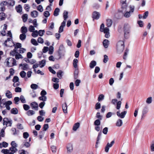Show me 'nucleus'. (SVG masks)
I'll use <instances>...</instances> for the list:
<instances>
[{"instance_id": "a19ab883", "label": "nucleus", "mask_w": 154, "mask_h": 154, "mask_svg": "<svg viewBox=\"0 0 154 154\" xmlns=\"http://www.w3.org/2000/svg\"><path fill=\"white\" fill-rule=\"evenodd\" d=\"M10 150L12 152L15 153L17 151V149L16 148H14L13 147H11L9 148V150Z\"/></svg>"}, {"instance_id": "5fc2aeb1", "label": "nucleus", "mask_w": 154, "mask_h": 154, "mask_svg": "<svg viewBox=\"0 0 154 154\" xmlns=\"http://www.w3.org/2000/svg\"><path fill=\"white\" fill-rule=\"evenodd\" d=\"M34 26H32L30 25L29 28V30L31 32H32L34 31L35 29Z\"/></svg>"}, {"instance_id": "c756f323", "label": "nucleus", "mask_w": 154, "mask_h": 154, "mask_svg": "<svg viewBox=\"0 0 154 154\" xmlns=\"http://www.w3.org/2000/svg\"><path fill=\"white\" fill-rule=\"evenodd\" d=\"M13 43L14 44L13 45L14 47H16L17 48H20L21 47V44L20 43H16V45H15L14 42L13 41Z\"/></svg>"}, {"instance_id": "49530a36", "label": "nucleus", "mask_w": 154, "mask_h": 154, "mask_svg": "<svg viewBox=\"0 0 154 154\" xmlns=\"http://www.w3.org/2000/svg\"><path fill=\"white\" fill-rule=\"evenodd\" d=\"M45 32L44 30H40L38 31V35L40 36H42L44 34V33Z\"/></svg>"}, {"instance_id": "f3484780", "label": "nucleus", "mask_w": 154, "mask_h": 154, "mask_svg": "<svg viewBox=\"0 0 154 154\" xmlns=\"http://www.w3.org/2000/svg\"><path fill=\"white\" fill-rule=\"evenodd\" d=\"M20 32L22 33H26L27 32V27L25 26H22L20 29Z\"/></svg>"}, {"instance_id": "f8f14e48", "label": "nucleus", "mask_w": 154, "mask_h": 154, "mask_svg": "<svg viewBox=\"0 0 154 154\" xmlns=\"http://www.w3.org/2000/svg\"><path fill=\"white\" fill-rule=\"evenodd\" d=\"M19 66H22V67L21 68V69L25 70H26L28 69L29 67L28 64L26 63L23 64L22 63H21L20 64Z\"/></svg>"}, {"instance_id": "3c124183", "label": "nucleus", "mask_w": 154, "mask_h": 154, "mask_svg": "<svg viewBox=\"0 0 154 154\" xmlns=\"http://www.w3.org/2000/svg\"><path fill=\"white\" fill-rule=\"evenodd\" d=\"M43 15L45 17H48L50 16V14L48 11H45L44 12Z\"/></svg>"}, {"instance_id": "bf43d9fd", "label": "nucleus", "mask_w": 154, "mask_h": 154, "mask_svg": "<svg viewBox=\"0 0 154 154\" xmlns=\"http://www.w3.org/2000/svg\"><path fill=\"white\" fill-rule=\"evenodd\" d=\"M24 9L26 10V11H29V5L27 4H26L24 5Z\"/></svg>"}, {"instance_id": "aec40b11", "label": "nucleus", "mask_w": 154, "mask_h": 154, "mask_svg": "<svg viewBox=\"0 0 154 154\" xmlns=\"http://www.w3.org/2000/svg\"><path fill=\"white\" fill-rule=\"evenodd\" d=\"M5 95L8 98H11L12 97V93L9 90L6 91Z\"/></svg>"}, {"instance_id": "a878e982", "label": "nucleus", "mask_w": 154, "mask_h": 154, "mask_svg": "<svg viewBox=\"0 0 154 154\" xmlns=\"http://www.w3.org/2000/svg\"><path fill=\"white\" fill-rule=\"evenodd\" d=\"M46 60H43L39 62V64L41 65L40 66L41 68L43 67L45 65Z\"/></svg>"}, {"instance_id": "9d476101", "label": "nucleus", "mask_w": 154, "mask_h": 154, "mask_svg": "<svg viewBox=\"0 0 154 154\" xmlns=\"http://www.w3.org/2000/svg\"><path fill=\"white\" fill-rule=\"evenodd\" d=\"M67 152L70 153L73 150V147L71 143L68 144L67 146Z\"/></svg>"}, {"instance_id": "423d86ee", "label": "nucleus", "mask_w": 154, "mask_h": 154, "mask_svg": "<svg viewBox=\"0 0 154 154\" xmlns=\"http://www.w3.org/2000/svg\"><path fill=\"white\" fill-rule=\"evenodd\" d=\"M130 11H127L124 14V16L128 18L130 17L131 15V13H133L134 10V7H132L131 6H130Z\"/></svg>"}, {"instance_id": "8fccbe9b", "label": "nucleus", "mask_w": 154, "mask_h": 154, "mask_svg": "<svg viewBox=\"0 0 154 154\" xmlns=\"http://www.w3.org/2000/svg\"><path fill=\"white\" fill-rule=\"evenodd\" d=\"M9 59H11V60L12 61V65H11L12 66L17 65L16 60L14 58H10Z\"/></svg>"}, {"instance_id": "f704fd0d", "label": "nucleus", "mask_w": 154, "mask_h": 154, "mask_svg": "<svg viewBox=\"0 0 154 154\" xmlns=\"http://www.w3.org/2000/svg\"><path fill=\"white\" fill-rule=\"evenodd\" d=\"M35 112L32 110H29L26 113L27 115L29 116H31L35 114Z\"/></svg>"}, {"instance_id": "864d4df0", "label": "nucleus", "mask_w": 154, "mask_h": 154, "mask_svg": "<svg viewBox=\"0 0 154 154\" xmlns=\"http://www.w3.org/2000/svg\"><path fill=\"white\" fill-rule=\"evenodd\" d=\"M37 9L38 11H39L40 12L43 11V7L41 5H39L37 7Z\"/></svg>"}, {"instance_id": "f03ea898", "label": "nucleus", "mask_w": 154, "mask_h": 154, "mask_svg": "<svg viewBox=\"0 0 154 154\" xmlns=\"http://www.w3.org/2000/svg\"><path fill=\"white\" fill-rule=\"evenodd\" d=\"M130 26L128 24H124L123 27L124 32V37L125 39H128L129 37L130 31Z\"/></svg>"}, {"instance_id": "603ef678", "label": "nucleus", "mask_w": 154, "mask_h": 154, "mask_svg": "<svg viewBox=\"0 0 154 154\" xmlns=\"http://www.w3.org/2000/svg\"><path fill=\"white\" fill-rule=\"evenodd\" d=\"M9 150V149H3L1 150V152L4 154H8Z\"/></svg>"}, {"instance_id": "6e6d98bb", "label": "nucleus", "mask_w": 154, "mask_h": 154, "mask_svg": "<svg viewBox=\"0 0 154 154\" xmlns=\"http://www.w3.org/2000/svg\"><path fill=\"white\" fill-rule=\"evenodd\" d=\"M11 147H13L14 148L17 147V144L15 142V141H12L11 144Z\"/></svg>"}, {"instance_id": "5701e85b", "label": "nucleus", "mask_w": 154, "mask_h": 154, "mask_svg": "<svg viewBox=\"0 0 154 154\" xmlns=\"http://www.w3.org/2000/svg\"><path fill=\"white\" fill-rule=\"evenodd\" d=\"M78 60L76 58L74 59L73 61V66L74 68H78V66L77 63H78Z\"/></svg>"}, {"instance_id": "2f4dec72", "label": "nucleus", "mask_w": 154, "mask_h": 154, "mask_svg": "<svg viewBox=\"0 0 154 154\" xmlns=\"http://www.w3.org/2000/svg\"><path fill=\"white\" fill-rule=\"evenodd\" d=\"M122 125V120L119 119L116 123V125L117 126L120 127Z\"/></svg>"}, {"instance_id": "39448f33", "label": "nucleus", "mask_w": 154, "mask_h": 154, "mask_svg": "<svg viewBox=\"0 0 154 154\" xmlns=\"http://www.w3.org/2000/svg\"><path fill=\"white\" fill-rule=\"evenodd\" d=\"M117 101L118 100L116 99H113L112 100V103L114 104L115 103H117L116 109H119L121 107L122 102L121 101H119L118 102H117Z\"/></svg>"}, {"instance_id": "dca6fc26", "label": "nucleus", "mask_w": 154, "mask_h": 154, "mask_svg": "<svg viewBox=\"0 0 154 154\" xmlns=\"http://www.w3.org/2000/svg\"><path fill=\"white\" fill-rule=\"evenodd\" d=\"M109 44V42L108 40L105 39L103 42V45L105 48H107Z\"/></svg>"}, {"instance_id": "c85d7f7f", "label": "nucleus", "mask_w": 154, "mask_h": 154, "mask_svg": "<svg viewBox=\"0 0 154 154\" xmlns=\"http://www.w3.org/2000/svg\"><path fill=\"white\" fill-rule=\"evenodd\" d=\"M148 111V108L147 106L145 107L143 109L142 111V117H143V116H144L145 114L147 113Z\"/></svg>"}, {"instance_id": "bb28decb", "label": "nucleus", "mask_w": 154, "mask_h": 154, "mask_svg": "<svg viewBox=\"0 0 154 154\" xmlns=\"http://www.w3.org/2000/svg\"><path fill=\"white\" fill-rule=\"evenodd\" d=\"M23 21V22L25 23L26 22L28 19V15L27 14H23L22 17Z\"/></svg>"}, {"instance_id": "c9c22d12", "label": "nucleus", "mask_w": 154, "mask_h": 154, "mask_svg": "<svg viewBox=\"0 0 154 154\" xmlns=\"http://www.w3.org/2000/svg\"><path fill=\"white\" fill-rule=\"evenodd\" d=\"M15 4V2L14 0H10L8 1V6H13Z\"/></svg>"}, {"instance_id": "79ce46f5", "label": "nucleus", "mask_w": 154, "mask_h": 154, "mask_svg": "<svg viewBox=\"0 0 154 154\" xmlns=\"http://www.w3.org/2000/svg\"><path fill=\"white\" fill-rule=\"evenodd\" d=\"M20 75L22 78H24L26 76V73L24 71H22L20 72Z\"/></svg>"}, {"instance_id": "680f3d73", "label": "nucleus", "mask_w": 154, "mask_h": 154, "mask_svg": "<svg viewBox=\"0 0 154 154\" xmlns=\"http://www.w3.org/2000/svg\"><path fill=\"white\" fill-rule=\"evenodd\" d=\"M23 57L22 55L19 54V53L18 54H17L15 55V58L17 59L18 60L20 58H22Z\"/></svg>"}, {"instance_id": "9b49d317", "label": "nucleus", "mask_w": 154, "mask_h": 154, "mask_svg": "<svg viewBox=\"0 0 154 154\" xmlns=\"http://www.w3.org/2000/svg\"><path fill=\"white\" fill-rule=\"evenodd\" d=\"M15 9L17 13H20L22 11V7L20 5H18L17 6H16Z\"/></svg>"}, {"instance_id": "58836bf2", "label": "nucleus", "mask_w": 154, "mask_h": 154, "mask_svg": "<svg viewBox=\"0 0 154 154\" xmlns=\"http://www.w3.org/2000/svg\"><path fill=\"white\" fill-rule=\"evenodd\" d=\"M31 43L34 45H37L38 44L36 40L34 38H32L31 41Z\"/></svg>"}, {"instance_id": "13d9d810", "label": "nucleus", "mask_w": 154, "mask_h": 154, "mask_svg": "<svg viewBox=\"0 0 154 154\" xmlns=\"http://www.w3.org/2000/svg\"><path fill=\"white\" fill-rule=\"evenodd\" d=\"M23 107L24 109L26 111L28 110L30 108L29 106L28 105L26 104L23 105Z\"/></svg>"}, {"instance_id": "b1692460", "label": "nucleus", "mask_w": 154, "mask_h": 154, "mask_svg": "<svg viewBox=\"0 0 154 154\" xmlns=\"http://www.w3.org/2000/svg\"><path fill=\"white\" fill-rule=\"evenodd\" d=\"M63 72L61 70H60L57 72V76L60 79H61L62 78Z\"/></svg>"}, {"instance_id": "cd10ccee", "label": "nucleus", "mask_w": 154, "mask_h": 154, "mask_svg": "<svg viewBox=\"0 0 154 154\" xmlns=\"http://www.w3.org/2000/svg\"><path fill=\"white\" fill-rule=\"evenodd\" d=\"M11 112L12 114H17L18 113V111L17 108H14L11 109Z\"/></svg>"}, {"instance_id": "4be33fe9", "label": "nucleus", "mask_w": 154, "mask_h": 154, "mask_svg": "<svg viewBox=\"0 0 154 154\" xmlns=\"http://www.w3.org/2000/svg\"><path fill=\"white\" fill-rule=\"evenodd\" d=\"M96 65V62L95 61H92L90 63L89 66L91 69H92Z\"/></svg>"}, {"instance_id": "de8ad7c7", "label": "nucleus", "mask_w": 154, "mask_h": 154, "mask_svg": "<svg viewBox=\"0 0 154 154\" xmlns=\"http://www.w3.org/2000/svg\"><path fill=\"white\" fill-rule=\"evenodd\" d=\"M106 29V27L104 28V24L102 23L100 26V31L101 32H103Z\"/></svg>"}, {"instance_id": "c03bdc74", "label": "nucleus", "mask_w": 154, "mask_h": 154, "mask_svg": "<svg viewBox=\"0 0 154 154\" xmlns=\"http://www.w3.org/2000/svg\"><path fill=\"white\" fill-rule=\"evenodd\" d=\"M48 128L49 126L48 124H45L43 126L42 129L43 130L45 131L48 129Z\"/></svg>"}, {"instance_id": "72a5a7b5", "label": "nucleus", "mask_w": 154, "mask_h": 154, "mask_svg": "<svg viewBox=\"0 0 154 154\" xmlns=\"http://www.w3.org/2000/svg\"><path fill=\"white\" fill-rule=\"evenodd\" d=\"M104 98V96L103 94H100L98 98V100L99 102H100L103 100Z\"/></svg>"}, {"instance_id": "09e8293b", "label": "nucleus", "mask_w": 154, "mask_h": 154, "mask_svg": "<svg viewBox=\"0 0 154 154\" xmlns=\"http://www.w3.org/2000/svg\"><path fill=\"white\" fill-rule=\"evenodd\" d=\"M0 5L1 6H5L7 5L8 6V2H7L5 1H2L0 3Z\"/></svg>"}, {"instance_id": "4d7b16f0", "label": "nucleus", "mask_w": 154, "mask_h": 154, "mask_svg": "<svg viewBox=\"0 0 154 154\" xmlns=\"http://www.w3.org/2000/svg\"><path fill=\"white\" fill-rule=\"evenodd\" d=\"M68 11H64V12L63 13V18H67L68 17Z\"/></svg>"}, {"instance_id": "20e7f679", "label": "nucleus", "mask_w": 154, "mask_h": 154, "mask_svg": "<svg viewBox=\"0 0 154 154\" xmlns=\"http://www.w3.org/2000/svg\"><path fill=\"white\" fill-rule=\"evenodd\" d=\"M3 125H6V127L11 126L12 124V121L10 119L9 120L7 118H5L3 119Z\"/></svg>"}, {"instance_id": "338daca9", "label": "nucleus", "mask_w": 154, "mask_h": 154, "mask_svg": "<svg viewBox=\"0 0 154 154\" xmlns=\"http://www.w3.org/2000/svg\"><path fill=\"white\" fill-rule=\"evenodd\" d=\"M21 88L19 87H17L15 89V91L16 92H21Z\"/></svg>"}, {"instance_id": "412c9836", "label": "nucleus", "mask_w": 154, "mask_h": 154, "mask_svg": "<svg viewBox=\"0 0 154 154\" xmlns=\"http://www.w3.org/2000/svg\"><path fill=\"white\" fill-rule=\"evenodd\" d=\"M112 20L108 19L106 20V25L108 27H110L112 24Z\"/></svg>"}, {"instance_id": "e2e57ef3", "label": "nucleus", "mask_w": 154, "mask_h": 154, "mask_svg": "<svg viewBox=\"0 0 154 154\" xmlns=\"http://www.w3.org/2000/svg\"><path fill=\"white\" fill-rule=\"evenodd\" d=\"M137 23L140 27H143V21L141 20L138 21Z\"/></svg>"}, {"instance_id": "774afa93", "label": "nucleus", "mask_w": 154, "mask_h": 154, "mask_svg": "<svg viewBox=\"0 0 154 154\" xmlns=\"http://www.w3.org/2000/svg\"><path fill=\"white\" fill-rule=\"evenodd\" d=\"M20 98L18 97H15L14 98V100L15 101V103L16 104H18V101L20 100Z\"/></svg>"}, {"instance_id": "393cba45", "label": "nucleus", "mask_w": 154, "mask_h": 154, "mask_svg": "<svg viewBox=\"0 0 154 154\" xmlns=\"http://www.w3.org/2000/svg\"><path fill=\"white\" fill-rule=\"evenodd\" d=\"M60 9L57 8H56L54 12V16H57L59 15V13L60 12Z\"/></svg>"}, {"instance_id": "e433bc0d", "label": "nucleus", "mask_w": 154, "mask_h": 154, "mask_svg": "<svg viewBox=\"0 0 154 154\" xmlns=\"http://www.w3.org/2000/svg\"><path fill=\"white\" fill-rule=\"evenodd\" d=\"M19 79L18 76H14L13 79L12 80V81L14 83H15L16 82H19Z\"/></svg>"}, {"instance_id": "7c9ffc66", "label": "nucleus", "mask_w": 154, "mask_h": 154, "mask_svg": "<svg viewBox=\"0 0 154 154\" xmlns=\"http://www.w3.org/2000/svg\"><path fill=\"white\" fill-rule=\"evenodd\" d=\"M26 38V35L24 33H22L20 34L19 36L20 39L22 41L24 40Z\"/></svg>"}, {"instance_id": "4c0bfd02", "label": "nucleus", "mask_w": 154, "mask_h": 154, "mask_svg": "<svg viewBox=\"0 0 154 154\" xmlns=\"http://www.w3.org/2000/svg\"><path fill=\"white\" fill-rule=\"evenodd\" d=\"M38 99L42 101L43 102H45L46 101L47 97L46 96H41L39 97Z\"/></svg>"}, {"instance_id": "0eeeda50", "label": "nucleus", "mask_w": 154, "mask_h": 154, "mask_svg": "<svg viewBox=\"0 0 154 154\" xmlns=\"http://www.w3.org/2000/svg\"><path fill=\"white\" fill-rule=\"evenodd\" d=\"M126 113L127 112L126 111L122 112L121 113H120V112L118 111L116 112V114L119 117L121 118H123L125 117Z\"/></svg>"}, {"instance_id": "a18cd8bd", "label": "nucleus", "mask_w": 154, "mask_h": 154, "mask_svg": "<svg viewBox=\"0 0 154 154\" xmlns=\"http://www.w3.org/2000/svg\"><path fill=\"white\" fill-rule=\"evenodd\" d=\"M20 100L22 103H25L26 102L25 99L23 95H21L20 97Z\"/></svg>"}, {"instance_id": "f257e3e1", "label": "nucleus", "mask_w": 154, "mask_h": 154, "mask_svg": "<svg viewBox=\"0 0 154 154\" xmlns=\"http://www.w3.org/2000/svg\"><path fill=\"white\" fill-rule=\"evenodd\" d=\"M124 41H119L117 45V50L118 52L121 53L123 51L125 47Z\"/></svg>"}, {"instance_id": "473e14b6", "label": "nucleus", "mask_w": 154, "mask_h": 154, "mask_svg": "<svg viewBox=\"0 0 154 154\" xmlns=\"http://www.w3.org/2000/svg\"><path fill=\"white\" fill-rule=\"evenodd\" d=\"M32 32V36L33 37L35 38L38 36V31L37 30H35Z\"/></svg>"}, {"instance_id": "6e6552de", "label": "nucleus", "mask_w": 154, "mask_h": 154, "mask_svg": "<svg viewBox=\"0 0 154 154\" xmlns=\"http://www.w3.org/2000/svg\"><path fill=\"white\" fill-rule=\"evenodd\" d=\"M30 106L32 107V109H34L36 110H38V105L36 102H34L31 103Z\"/></svg>"}, {"instance_id": "0e129e2a", "label": "nucleus", "mask_w": 154, "mask_h": 154, "mask_svg": "<svg viewBox=\"0 0 154 154\" xmlns=\"http://www.w3.org/2000/svg\"><path fill=\"white\" fill-rule=\"evenodd\" d=\"M92 17L93 19V20L96 19V11H94L92 14Z\"/></svg>"}, {"instance_id": "7ed1b4c3", "label": "nucleus", "mask_w": 154, "mask_h": 154, "mask_svg": "<svg viewBox=\"0 0 154 154\" xmlns=\"http://www.w3.org/2000/svg\"><path fill=\"white\" fill-rule=\"evenodd\" d=\"M66 51L65 48L63 45H61L59 48L58 51V55L60 58L62 56L64 55Z\"/></svg>"}, {"instance_id": "37998d69", "label": "nucleus", "mask_w": 154, "mask_h": 154, "mask_svg": "<svg viewBox=\"0 0 154 154\" xmlns=\"http://www.w3.org/2000/svg\"><path fill=\"white\" fill-rule=\"evenodd\" d=\"M38 86L37 85L35 84H31L30 85L31 88L34 90L37 89L38 88Z\"/></svg>"}, {"instance_id": "1a4fd4ad", "label": "nucleus", "mask_w": 154, "mask_h": 154, "mask_svg": "<svg viewBox=\"0 0 154 154\" xmlns=\"http://www.w3.org/2000/svg\"><path fill=\"white\" fill-rule=\"evenodd\" d=\"M103 32L105 34V36L106 38H108L110 36L109 29L108 27H106Z\"/></svg>"}, {"instance_id": "ea45409f", "label": "nucleus", "mask_w": 154, "mask_h": 154, "mask_svg": "<svg viewBox=\"0 0 154 154\" xmlns=\"http://www.w3.org/2000/svg\"><path fill=\"white\" fill-rule=\"evenodd\" d=\"M54 51V47L52 46H50L49 47L48 53L50 54H52Z\"/></svg>"}, {"instance_id": "4468645a", "label": "nucleus", "mask_w": 154, "mask_h": 154, "mask_svg": "<svg viewBox=\"0 0 154 154\" xmlns=\"http://www.w3.org/2000/svg\"><path fill=\"white\" fill-rule=\"evenodd\" d=\"M80 126V123L77 122L74 124L72 128V130L74 131H76Z\"/></svg>"}, {"instance_id": "a211bd4d", "label": "nucleus", "mask_w": 154, "mask_h": 154, "mask_svg": "<svg viewBox=\"0 0 154 154\" xmlns=\"http://www.w3.org/2000/svg\"><path fill=\"white\" fill-rule=\"evenodd\" d=\"M25 141L23 143V144L21 145L22 146V147H23L24 146H25L26 148H29L30 146V144L29 142H27V140H25Z\"/></svg>"}, {"instance_id": "69168bd1", "label": "nucleus", "mask_w": 154, "mask_h": 154, "mask_svg": "<svg viewBox=\"0 0 154 154\" xmlns=\"http://www.w3.org/2000/svg\"><path fill=\"white\" fill-rule=\"evenodd\" d=\"M48 69L49 71L52 74H55L56 73V72L52 69L51 67H49Z\"/></svg>"}, {"instance_id": "ddd939ff", "label": "nucleus", "mask_w": 154, "mask_h": 154, "mask_svg": "<svg viewBox=\"0 0 154 154\" xmlns=\"http://www.w3.org/2000/svg\"><path fill=\"white\" fill-rule=\"evenodd\" d=\"M67 106L66 103H65L64 104H62V108L64 113H67Z\"/></svg>"}, {"instance_id": "052dcab7", "label": "nucleus", "mask_w": 154, "mask_h": 154, "mask_svg": "<svg viewBox=\"0 0 154 154\" xmlns=\"http://www.w3.org/2000/svg\"><path fill=\"white\" fill-rule=\"evenodd\" d=\"M23 137L24 138L26 139L29 137V134L27 132H24L23 134Z\"/></svg>"}, {"instance_id": "2eb2a0df", "label": "nucleus", "mask_w": 154, "mask_h": 154, "mask_svg": "<svg viewBox=\"0 0 154 154\" xmlns=\"http://www.w3.org/2000/svg\"><path fill=\"white\" fill-rule=\"evenodd\" d=\"M38 15V12L36 11H33L31 12V15L33 17H36Z\"/></svg>"}, {"instance_id": "6ab92c4d", "label": "nucleus", "mask_w": 154, "mask_h": 154, "mask_svg": "<svg viewBox=\"0 0 154 154\" xmlns=\"http://www.w3.org/2000/svg\"><path fill=\"white\" fill-rule=\"evenodd\" d=\"M6 15L3 12L0 13V19L1 20H5Z\"/></svg>"}]
</instances>
